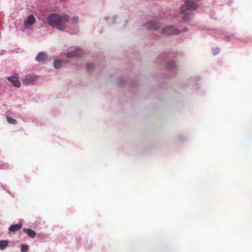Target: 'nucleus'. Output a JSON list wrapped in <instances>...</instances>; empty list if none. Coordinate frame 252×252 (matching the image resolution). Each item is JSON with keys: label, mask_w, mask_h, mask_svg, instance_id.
I'll return each mask as SVG.
<instances>
[{"label": "nucleus", "mask_w": 252, "mask_h": 252, "mask_svg": "<svg viewBox=\"0 0 252 252\" xmlns=\"http://www.w3.org/2000/svg\"><path fill=\"white\" fill-rule=\"evenodd\" d=\"M69 21V18L67 15L52 14L47 19V23L52 27H56L59 30L63 31L66 28L67 24Z\"/></svg>", "instance_id": "f257e3e1"}, {"label": "nucleus", "mask_w": 252, "mask_h": 252, "mask_svg": "<svg viewBox=\"0 0 252 252\" xmlns=\"http://www.w3.org/2000/svg\"><path fill=\"white\" fill-rule=\"evenodd\" d=\"M185 4L181 7V12L184 14L183 19L185 21L189 20L190 11L196 9L197 4L195 0H184Z\"/></svg>", "instance_id": "f03ea898"}, {"label": "nucleus", "mask_w": 252, "mask_h": 252, "mask_svg": "<svg viewBox=\"0 0 252 252\" xmlns=\"http://www.w3.org/2000/svg\"><path fill=\"white\" fill-rule=\"evenodd\" d=\"M161 33L167 35L177 34L179 33V31L174 27L170 26L165 28H162Z\"/></svg>", "instance_id": "7ed1b4c3"}, {"label": "nucleus", "mask_w": 252, "mask_h": 252, "mask_svg": "<svg viewBox=\"0 0 252 252\" xmlns=\"http://www.w3.org/2000/svg\"><path fill=\"white\" fill-rule=\"evenodd\" d=\"M37 79L35 75H28L23 80L22 82L26 85L33 84Z\"/></svg>", "instance_id": "20e7f679"}, {"label": "nucleus", "mask_w": 252, "mask_h": 252, "mask_svg": "<svg viewBox=\"0 0 252 252\" xmlns=\"http://www.w3.org/2000/svg\"><path fill=\"white\" fill-rule=\"evenodd\" d=\"M144 27L147 30H157L161 28V26L159 24H157L154 21H150L144 25Z\"/></svg>", "instance_id": "39448f33"}, {"label": "nucleus", "mask_w": 252, "mask_h": 252, "mask_svg": "<svg viewBox=\"0 0 252 252\" xmlns=\"http://www.w3.org/2000/svg\"><path fill=\"white\" fill-rule=\"evenodd\" d=\"M7 80L10 81L14 86L18 88L20 87L21 84L18 80V74H15L14 76L7 77Z\"/></svg>", "instance_id": "423d86ee"}, {"label": "nucleus", "mask_w": 252, "mask_h": 252, "mask_svg": "<svg viewBox=\"0 0 252 252\" xmlns=\"http://www.w3.org/2000/svg\"><path fill=\"white\" fill-rule=\"evenodd\" d=\"M82 53V51L80 48H77L75 51L68 53L67 57L68 58L77 57L81 56Z\"/></svg>", "instance_id": "0eeeda50"}, {"label": "nucleus", "mask_w": 252, "mask_h": 252, "mask_svg": "<svg viewBox=\"0 0 252 252\" xmlns=\"http://www.w3.org/2000/svg\"><path fill=\"white\" fill-rule=\"evenodd\" d=\"M47 56L44 52H40L36 56L35 60L38 62L43 63L46 61Z\"/></svg>", "instance_id": "6e6552de"}, {"label": "nucleus", "mask_w": 252, "mask_h": 252, "mask_svg": "<svg viewBox=\"0 0 252 252\" xmlns=\"http://www.w3.org/2000/svg\"><path fill=\"white\" fill-rule=\"evenodd\" d=\"M36 19L32 15H30L26 21H25V26H31L35 22Z\"/></svg>", "instance_id": "1a4fd4ad"}, {"label": "nucleus", "mask_w": 252, "mask_h": 252, "mask_svg": "<svg viewBox=\"0 0 252 252\" xmlns=\"http://www.w3.org/2000/svg\"><path fill=\"white\" fill-rule=\"evenodd\" d=\"M22 227V225L21 224H13L11 225L9 227V231L11 232H15L20 229H21Z\"/></svg>", "instance_id": "9d476101"}, {"label": "nucleus", "mask_w": 252, "mask_h": 252, "mask_svg": "<svg viewBox=\"0 0 252 252\" xmlns=\"http://www.w3.org/2000/svg\"><path fill=\"white\" fill-rule=\"evenodd\" d=\"M23 231L31 238H33L36 235L35 232L30 228H24Z\"/></svg>", "instance_id": "9b49d317"}, {"label": "nucleus", "mask_w": 252, "mask_h": 252, "mask_svg": "<svg viewBox=\"0 0 252 252\" xmlns=\"http://www.w3.org/2000/svg\"><path fill=\"white\" fill-rule=\"evenodd\" d=\"M8 245V241L7 240H0V250H4Z\"/></svg>", "instance_id": "f8f14e48"}, {"label": "nucleus", "mask_w": 252, "mask_h": 252, "mask_svg": "<svg viewBox=\"0 0 252 252\" xmlns=\"http://www.w3.org/2000/svg\"><path fill=\"white\" fill-rule=\"evenodd\" d=\"M63 61L61 60H56L54 62V66L56 68H59L62 65Z\"/></svg>", "instance_id": "ddd939ff"}, {"label": "nucleus", "mask_w": 252, "mask_h": 252, "mask_svg": "<svg viewBox=\"0 0 252 252\" xmlns=\"http://www.w3.org/2000/svg\"><path fill=\"white\" fill-rule=\"evenodd\" d=\"M7 120L8 122L11 124H16L17 123L16 120H15L14 119L11 118V117H7Z\"/></svg>", "instance_id": "4468645a"}, {"label": "nucleus", "mask_w": 252, "mask_h": 252, "mask_svg": "<svg viewBox=\"0 0 252 252\" xmlns=\"http://www.w3.org/2000/svg\"><path fill=\"white\" fill-rule=\"evenodd\" d=\"M175 66H176V64H175V62H171L168 63L167 67L169 69H172V68H173L174 67H175Z\"/></svg>", "instance_id": "2eb2a0df"}, {"label": "nucleus", "mask_w": 252, "mask_h": 252, "mask_svg": "<svg viewBox=\"0 0 252 252\" xmlns=\"http://www.w3.org/2000/svg\"><path fill=\"white\" fill-rule=\"evenodd\" d=\"M29 249V247L28 245H23L21 246V250L22 252H26Z\"/></svg>", "instance_id": "dca6fc26"}, {"label": "nucleus", "mask_w": 252, "mask_h": 252, "mask_svg": "<svg viewBox=\"0 0 252 252\" xmlns=\"http://www.w3.org/2000/svg\"><path fill=\"white\" fill-rule=\"evenodd\" d=\"M93 67H94L93 65L91 64H88L86 66L87 69L88 71H91V70H93Z\"/></svg>", "instance_id": "f3484780"}, {"label": "nucleus", "mask_w": 252, "mask_h": 252, "mask_svg": "<svg viewBox=\"0 0 252 252\" xmlns=\"http://www.w3.org/2000/svg\"><path fill=\"white\" fill-rule=\"evenodd\" d=\"M78 22V18L76 17H73L71 20V22L73 24H76Z\"/></svg>", "instance_id": "a211bd4d"}, {"label": "nucleus", "mask_w": 252, "mask_h": 252, "mask_svg": "<svg viewBox=\"0 0 252 252\" xmlns=\"http://www.w3.org/2000/svg\"><path fill=\"white\" fill-rule=\"evenodd\" d=\"M224 39L225 40H226V41H228L230 40V37L229 36H224Z\"/></svg>", "instance_id": "6ab92c4d"}]
</instances>
